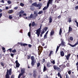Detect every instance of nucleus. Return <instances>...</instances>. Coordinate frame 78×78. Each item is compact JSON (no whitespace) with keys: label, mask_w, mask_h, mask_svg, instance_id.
Instances as JSON below:
<instances>
[{"label":"nucleus","mask_w":78,"mask_h":78,"mask_svg":"<svg viewBox=\"0 0 78 78\" xmlns=\"http://www.w3.org/2000/svg\"><path fill=\"white\" fill-rule=\"evenodd\" d=\"M52 1H53V0H49L47 4V6L45 7L43 9L44 11H45V10H46V9H47L48 8V7L49 6V4L52 3Z\"/></svg>","instance_id":"nucleus-1"},{"label":"nucleus","mask_w":78,"mask_h":78,"mask_svg":"<svg viewBox=\"0 0 78 78\" xmlns=\"http://www.w3.org/2000/svg\"><path fill=\"white\" fill-rule=\"evenodd\" d=\"M25 69H21V73L19 75L18 78H20V76H22V75L23 74V73H25Z\"/></svg>","instance_id":"nucleus-2"},{"label":"nucleus","mask_w":78,"mask_h":78,"mask_svg":"<svg viewBox=\"0 0 78 78\" xmlns=\"http://www.w3.org/2000/svg\"><path fill=\"white\" fill-rule=\"evenodd\" d=\"M36 31H37L36 34H37L38 37H39V35H40V34L41 33V29L40 28L36 30Z\"/></svg>","instance_id":"nucleus-3"},{"label":"nucleus","mask_w":78,"mask_h":78,"mask_svg":"<svg viewBox=\"0 0 78 78\" xmlns=\"http://www.w3.org/2000/svg\"><path fill=\"white\" fill-rule=\"evenodd\" d=\"M61 45L62 46H66V43L64 42V40H63V39H61Z\"/></svg>","instance_id":"nucleus-4"},{"label":"nucleus","mask_w":78,"mask_h":78,"mask_svg":"<svg viewBox=\"0 0 78 78\" xmlns=\"http://www.w3.org/2000/svg\"><path fill=\"white\" fill-rule=\"evenodd\" d=\"M54 69L55 70H59L60 69L57 66H54Z\"/></svg>","instance_id":"nucleus-5"},{"label":"nucleus","mask_w":78,"mask_h":78,"mask_svg":"<svg viewBox=\"0 0 78 78\" xmlns=\"http://www.w3.org/2000/svg\"><path fill=\"white\" fill-rule=\"evenodd\" d=\"M71 55V54H69L68 55H66L65 56L66 57V59L67 60H68L69 59V58H70V56Z\"/></svg>","instance_id":"nucleus-6"},{"label":"nucleus","mask_w":78,"mask_h":78,"mask_svg":"<svg viewBox=\"0 0 78 78\" xmlns=\"http://www.w3.org/2000/svg\"><path fill=\"white\" fill-rule=\"evenodd\" d=\"M54 34H55V32H54V30H52L50 32V36H52Z\"/></svg>","instance_id":"nucleus-7"},{"label":"nucleus","mask_w":78,"mask_h":78,"mask_svg":"<svg viewBox=\"0 0 78 78\" xmlns=\"http://www.w3.org/2000/svg\"><path fill=\"white\" fill-rule=\"evenodd\" d=\"M32 5H33V6H35V7H36V8H37V7H39V5H37V4H36V3H35L33 4Z\"/></svg>","instance_id":"nucleus-8"},{"label":"nucleus","mask_w":78,"mask_h":78,"mask_svg":"<svg viewBox=\"0 0 78 78\" xmlns=\"http://www.w3.org/2000/svg\"><path fill=\"white\" fill-rule=\"evenodd\" d=\"M8 70H9L8 69L7 70V73L5 76L6 78H10V77H9V75L8 74Z\"/></svg>","instance_id":"nucleus-9"},{"label":"nucleus","mask_w":78,"mask_h":78,"mask_svg":"<svg viewBox=\"0 0 78 78\" xmlns=\"http://www.w3.org/2000/svg\"><path fill=\"white\" fill-rule=\"evenodd\" d=\"M16 67H19V66H20V64H19V62H18V61H17V60H16Z\"/></svg>","instance_id":"nucleus-10"},{"label":"nucleus","mask_w":78,"mask_h":78,"mask_svg":"<svg viewBox=\"0 0 78 78\" xmlns=\"http://www.w3.org/2000/svg\"><path fill=\"white\" fill-rule=\"evenodd\" d=\"M78 41H77V42L74 45H72L70 44H69V45L70 46H71V47H75V46H76V45H78Z\"/></svg>","instance_id":"nucleus-11"},{"label":"nucleus","mask_w":78,"mask_h":78,"mask_svg":"<svg viewBox=\"0 0 78 78\" xmlns=\"http://www.w3.org/2000/svg\"><path fill=\"white\" fill-rule=\"evenodd\" d=\"M60 55L61 56H64V51H61L60 52Z\"/></svg>","instance_id":"nucleus-12"},{"label":"nucleus","mask_w":78,"mask_h":78,"mask_svg":"<svg viewBox=\"0 0 78 78\" xmlns=\"http://www.w3.org/2000/svg\"><path fill=\"white\" fill-rule=\"evenodd\" d=\"M72 31V28L71 27H69L68 33H70V31Z\"/></svg>","instance_id":"nucleus-13"},{"label":"nucleus","mask_w":78,"mask_h":78,"mask_svg":"<svg viewBox=\"0 0 78 78\" xmlns=\"http://www.w3.org/2000/svg\"><path fill=\"white\" fill-rule=\"evenodd\" d=\"M59 46H57V49L56 50V53H57V51H58V50H59V47H60V46H61V44H59Z\"/></svg>","instance_id":"nucleus-14"},{"label":"nucleus","mask_w":78,"mask_h":78,"mask_svg":"<svg viewBox=\"0 0 78 78\" xmlns=\"http://www.w3.org/2000/svg\"><path fill=\"white\" fill-rule=\"evenodd\" d=\"M34 62V61H31V64L32 66H34V64H35V62Z\"/></svg>","instance_id":"nucleus-15"},{"label":"nucleus","mask_w":78,"mask_h":78,"mask_svg":"<svg viewBox=\"0 0 78 78\" xmlns=\"http://www.w3.org/2000/svg\"><path fill=\"white\" fill-rule=\"evenodd\" d=\"M53 51H51L50 52V53L49 55V56H51V55H52V54H53Z\"/></svg>","instance_id":"nucleus-16"},{"label":"nucleus","mask_w":78,"mask_h":78,"mask_svg":"<svg viewBox=\"0 0 78 78\" xmlns=\"http://www.w3.org/2000/svg\"><path fill=\"white\" fill-rule=\"evenodd\" d=\"M28 18L29 19H31V18H33V14H31L30 16H28Z\"/></svg>","instance_id":"nucleus-17"},{"label":"nucleus","mask_w":78,"mask_h":78,"mask_svg":"<svg viewBox=\"0 0 78 78\" xmlns=\"http://www.w3.org/2000/svg\"><path fill=\"white\" fill-rule=\"evenodd\" d=\"M13 12V10H10L8 12V13L9 14H11L12 12Z\"/></svg>","instance_id":"nucleus-18"},{"label":"nucleus","mask_w":78,"mask_h":78,"mask_svg":"<svg viewBox=\"0 0 78 78\" xmlns=\"http://www.w3.org/2000/svg\"><path fill=\"white\" fill-rule=\"evenodd\" d=\"M32 61H33L34 60V56H32L31 58Z\"/></svg>","instance_id":"nucleus-19"},{"label":"nucleus","mask_w":78,"mask_h":78,"mask_svg":"<svg viewBox=\"0 0 78 78\" xmlns=\"http://www.w3.org/2000/svg\"><path fill=\"white\" fill-rule=\"evenodd\" d=\"M37 76V74H34V75H33V77L34 78H36V77Z\"/></svg>","instance_id":"nucleus-20"},{"label":"nucleus","mask_w":78,"mask_h":78,"mask_svg":"<svg viewBox=\"0 0 78 78\" xmlns=\"http://www.w3.org/2000/svg\"><path fill=\"white\" fill-rule=\"evenodd\" d=\"M24 12H25L23 10H21L19 12V14H23V13H24Z\"/></svg>","instance_id":"nucleus-21"},{"label":"nucleus","mask_w":78,"mask_h":78,"mask_svg":"<svg viewBox=\"0 0 78 78\" xmlns=\"http://www.w3.org/2000/svg\"><path fill=\"white\" fill-rule=\"evenodd\" d=\"M12 70L11 69H10L9 71V74L10 75H11V71Z\"/></svg>","instance_id":"nucleus-22"},{"label":"nucleus","mask_w":78,"mask_h":78,"mask_svg":"<svg viewBox=\"0 0 78 78\" xmlns=\"http://www.w3.org/2000/svg\"><path fill=\"white\" fill-rule=\"evenodd\" d=\"M49 22L50 23H51L52 22V19H51V17L49 19Z\"/></svg>","instance_id":"nucleus-23"},{"label":"nucleus","mask_w":78,"mask_h":78,"mask_svg":"<svg viewBox=\"0 0 78 78\" xmlns=\"http://www.w3.org/2000/svg\"><path fill=\"white\" fill-rule=\"evenodd\" d=\"M61 33H62V29L61 28L60 30L59 34L60 35H61Z\"/></svg>","instance_id":"nucleus-24"},{"label":"nucleus","mask_w":78,"mask_h":78,"mask_svg":"<svg viewBox=\"0 0 78 78\" xmlns=\"http://www.w3.org/2000/svg\"><path fill=\"white\" fill-rule=\"evenodd\" d=\"M68 21L69 23H70V22H72V20L71 19V18H69Z\"/></svg>","instance_id":"nucleus-25"},{"label":"nucleus","mask_w":78,"mask_h":78,"mask_svg":"<svg viewBox=\"0 0 78 78\" xmlns=\"http://www.w3.org/2000/svg\"><path fill=\"white\" fill-rule=\"evenodd\" d=\"M51 62L52 64H55V60H54L53 61L51 60Z\"/></svg>","instance_id":"nucleus-26"},{"label":"nucleus","mask_w":78,"mask_h":78,"mask_svg":"<svg viewBox=\"0 0 78 78\" xmlns=\"http://www.w3.org/2000/svg\"><path fill=\"white\" fill-rule=\"evenodd\" d=\"M47 37V35L46 34H45L44 36V39H45Z\"/></svg>","instance_id":"nucleus-27"},{"label":"nucleus","mask_w":78,"mask_h":78,"mask_svg":"<svg viewBox=\"0 0 78 78\" xmlns=\"http://www.w3.org/2000/svg\"><path fill=\"white\" fill-rule=\"evenodd\" d=\"M20 5L22 7L24 6V4L22 3H20Z\"/></svg>","instance_id":"nucleus-28"},{"label":"nucleus","mask_w":78,"mask_h":78,"mask_svg":"<svg viewBox=\"0 0 78 78\" xmlns=\"http://www.w3.org/2000/svg\"><path fill=\"white\" fill-rule=\"evenodd\" d=\"M1 66H2V67H3V66H5V64H4V63L3 62H1Z\"/></svg>","instance_id":"nucleus-29"},{"label":"nucleus","mask_w":78,"mask_h":78,"mask_svg":"<svg viewBox=\"0 0 78 78\" xmlns=\"http://www.w3.org/2000/svg\"><path fill=\"white\" fill-rule=\"evenodd\" d=\"M32 27H34L35 25V23L34 22H32Z\"/></svg>","instance_id":"nucleus-30"},{"label":"nucleus","mask_w":78,"mask_h":78,"mask_svg":"<svg viewBox=\"0 0 78 78\" xmlns=\"http://www.w3.org/2000/svg\"><path fill=\"white\" fill-rule=\"evenodd\" d=\"M34 74H37L36 72V69H34Z\"/></svg>","instance_id":"nucleus-31"},{"label":"nucleus","mask_w":78,"mask_h":78,"mask_svg":"<svg viewBox=\"0 0 78 78\" xmlns=\"http://www.w3.org/2000/svg\"><path fill=\"white\" fill-rule=\"evenodd\" d=\"M42 13H43V11H41L38 13V14H42Z\"/></svg>","instance_id":"nucleus-32"},{"label":"nucleus","mask_w":78,"mask_h":78,"mask_svg":"<svg viewBox=\"0 0 78 78\" xmlns=\"http://www.w3.org/2000/svg\"><path fill=\"white\" fill-rule=\"evenodd\" d=\"M7 3H8V4H10L11 3V1L10 0H9L7 1Z\"/></svg>","instance_id":"nucleus-33"},{"label":"nucleus","mask_w":78,"mask_h":78,"mask_svg":"<svg viewBox=\"0 0 78 78\" xmlns=\"http://www.w3.org/2000/svg\"><path fill=\"white\" fill-rule=\"evenodd\" d=\"M12 53H16V50L14 49L12 51Z\"/></svg>","instance_id":"nucleus-34"},{"label":"nucleus","mask_w":78,"mask_h":78,"mask_svg":"<svg viewBox=\"0 0 78 78\" xmlns=\"http://www.w3.org/2000/svg\"><path fill=\"white\" fill-rule=\"evenodd\" d=\"M45 70H46V67H45V66H44L43 71L45 72Z\"/></svg>","instance_id":"nucleus-35"},{"label":"nucleus","mask_w":78,"mask_h":78,"mask_svg":"<svg viewBox=\"0 0 78 78\" xmlns=\"http://www.w3.org/2000/svg\"><path fill=\"white\" fill-rule=\"evenodd\" d=\"M47 66L48 67H50V66H51V65H50V64H47Z\"/></svg>","instance_id":"nucleus-36"},{"label":"nucleus","mask_w":78,"mask_h":78,"mask_svg":"<svg viewBox=\"0 0 78 78\" xmlns=\"http://www.w3.org/2000/svg\"><path fill=\"white\" fill-rule=\"evenodd\" d=\"M75 22L76 23L77 27H78V23L76 20L75 21Z\"/></svg>","instance_id":"nucleus-37"},{"label":"nucleus","mask_w":78,"mask_h":78,"mask_svg":"<svg viewBox=\"0 0 78 78\" xmlns=\"http://www.w3.org/2000/svg\"><path fill=\"white\" fill-rule=\"evenodd\" d=\"M28 35L29 37H30V32H29L28 33Z\"/></svg>","instance_id":"nucleus-38"},{"label":"nucleus","mask_w":78,"mask_h":78,"mask_svg":"<svg viewBox=\"0 0 78 78\" xmlns=\"http://www.w3.org/2000/svg\"><path fill=\"white\" fill-rule=\"evenodd\" d=\"M70 39L71 41H73V38L72 37H70Z\"/></svg>","instance_id":"nucleus-39"},{"label":"nucleus","mask_w":78,"mask_h":78,"mask_svg":"<svg viewBox=\"0 0 78 78\" xmlns=\"http://www.w3.org/2000/svg\"><path fill=\"white\" fill-rule=\"evenodd\" d=\"M58 75L59 77L60 76H61V74H60V73L59 72L58 73Z\"/></svg>","instance_id":"nucleus-40"},{"label":"nucleus","mask_w":78,"mask_h":78,"mask_svg":"<svg viewBox=\"0 0 78 78\" xmlns=\"http://www.w3.org/2000/svg\"><path fill=\"white\" fill-rule=\"evenodd\" d=\"M61 18V15H59L58 17V19H60Z\"/></svg>","instance_id":"nucleus-41"},{"label":"nucleus","mask_w":78,"mask_h":78,"mask_svg":"<svg viewBox=\"0 0 78 78\" xmlns=\"http://www.w3.org/2000/svg\"><path fill=\"white\" fill-rule=\"evenodd\" d=\"M8 50H9L10 51V52H11V51H12V48H10V49H9L7 51H8Z\"/></svg>","instance_id":"nucleus-42"},{"label":"nucleus","mask_w":78,"mask_h":78,"mask_svg":"<svg viewBox=\"0 0 78 78\" xmlns=\"http://www.w3.org/2000/svg\"><path fill=\"white\" fill-rule=\"evenodd\" d=\"M28 57L27 58V59H30V58H31V55H28Z\"/></svg>","instance_id":"nucleus-43"},{"label":"nucleus","mask_w":78,"mask_h":78,"mask_svg":"<svg viewBox=\"0 0 78 78\" xmlns=\"http://www.w3.org/2000/svg\"><path fill=\"white\" fill-rule=\"evenodd\" d=\"M37 67H38L40 66V63H38L37 64Z\"/></svg>","instance_id":"nucleus-44"},{"label":"nucleus","mask_w":78,"mask_h":78,"mask_svg":"<svg viewBox=\"0 0 78 78\" xmlns=\"http://www.w3.org/2000/svg\"><path fill=\"white\" fill-rule=\"evenodd\" d=\"M28 44H25H25H23V46H27V45Z\"/></svg>","instance_id":"nucleus-45"},{"label":"nucleus","mask_w":78,"mask_h":78,"mask_svg":"<svg viewBox=\"0 0 78 78\" xmlns=\"http://www.w3.org/2000/svg\"><path fill=\"white\" fill-rule=\"evenodd\" d=\"M47 30V27H45L44 29V31H46Z\"/></svg>","instance_id":"nucleus-46"},{"label":"nucleus","mask_w":78,"mask_h":78,"mask_svg":"<svg viewBox=\"0 0 78 78\" xmlns=\"http://www.w3.org/2000/svg\"><path fill=\"white\" fill-rule=\"evenodd\" d=\"M9 19H10L12 18V16H9Z\"/></svg>","instance_id":"nucleus-47"},{"label":"nucleus","mask_w":78,"mask_h":78,"mask_svg":"<svg viewBox=\"0 0 78 78\" xmlns=\"http://www.w3.org/2000/svg\"><path fill=\"white\" fill-rule=\"evenodd\" d=\"M68 73H69V75H70V74H71V71H68Z\"/></svg>","instance_id":"nucleus-48"},{"label":"nucleus","mask_w":78,"mask_h":78,"mask_svg":"<svg viewBox=\"0 0 78 78\" xmlns=\"http://www.w3.org/2000/svg\"><path fill=\"white\" fill-rule=\"evenodd\" d=\"M17 8H18V7L17 6H16L14 8V9L16 10V9H17Z\"/></svg>","instance_id":"nucleus-49"},{"label":"nucleus","mask_w":78,"mask_h":78,"mask_svg":"<svg viewBox=\"0 0 78 78\" xmlns=\"http://www.w3.org/2000/svg\"><path fill=\"white\" fill-rule=\"evenodd\" d=\"M24 19H28V17H27L26 16L25 17H24Z\"/></svg>","instance_id":"nucleus-50"},{"label":"nucleus","mask_w":78,"mask_h":78,"mask_svg":"<svg viewBox=\"0 0 78 78\" xmlns=\"http://www.w3.org/2000/svg\"><path fill=\"white\" fill-rule=\"evenodd\" d=\"M23 15H21V14H20L19 15V17H22Z\"/></svg>","instance_id":"nucleus-51"},{"label":"nucleus","mask_w":78,"mask_h":78,"mask_svg":"<svg viewBox=\"0 0 78 78\" xmlns=\"http://www.w3.org/2000/svg\"><path fill=\"white\" fill-rule=\"evenodd\" d=\"M44 33H45V32L44 31V30H43L41 33V34H44Z\"/></svg>","instance_id":"nucleus-52"},{"label":"nucleus","mask_w":78,"mask_h":78,"mask_svg":"<svg viewBox=\"0 0 78 78\" xmlns=\"http://www.w3.org/2000/svg\"><path fill=\"white\" fill-rule=\"evenodd\" d=\"M11 78H14V75H12L11 76Z\"/></svg>","instance_id":"nucleus-53"},{"label":"nucleus","mask_w":78,"mask_h":78,"mask_svg":"<svg viewBox=\"0 0 78 78\" xmlns=\"http://www.w3.org/2000/svg\"><path fill=\"white\" fill-rule=\"evenodd\" d=\"M2 13H1L0 14V19L2 17Z\"/></svg>","instance_id":"nucleus-54"},{"label":"nucleus","mask_w":78,"mask_h":78,"mask_svg":"<svg viewBox=\"0 0 78 78\" xmlns=\"http://www.w3.org/2000/svg\"><path fill=\"white\" fill-rule=\"evenodd\" d=\"M66 65H67V67H69V63H67V64H66Z\"/></svg>","instance_id":"nucleus-55"},{"label":"nucleus","mask_w":78,"mask_h":78,"mask_svg":"<svg viewBox=\"0 0 78 78\" xmlns=\"http://www.w3.org/2000/svg\"><path fill=\"white\" fill-rule=\"evenodd\" d=\"M34 14H35L36 16H37V14L36 13V12H34Z\"/></svg>","instance_id":"nucleus-56"},{"label":"nucleus","mask_w":78,"mask_h":78,"mask_svg":"<svg viewBox=\"0 0 78 78\" xmlns=\"http://www.w3.org/2000/svg\"><path fill=\"white\" fill-rule=\"evenodd\" d=\"M10 55H11V56L12 57V56H14V54H10Z\"/></svg>","instance_id":"nucleus-57"},{"label":"nucleus","mask_w":78,"mask_h":78,"mask_svg":"<svg viewBox=\"0 0 78 78\" xmlns=\"http://www.w3.org/2000/svg\"><path fill=\"white\" fill-rule=\"evenodd\" d=\"M23 43H20L19 44L20 45H23Z\"/></svg>","instance_id":"nucleus-58"},{"label":"nucleus","mask_w":78,"mask_h":78,"mask_svg":"<svg viewBox=\"0 0 78 78\" xmlns=\"http://www.w3.org/2000/svg\"><path fill=\"white\" fill-rule=\"evenodd\" d=\"M23 16H27V14L24 13L23 15Z\"/></svg>","instance_id":"nucleus-59"},{"label":"nucleus","mask_w":78,"mask_h":78,"mask_svg":"<svg viewBox=\"0 0 78 78\" xmlns=\"http://www.w3.org/2000/svg\"><path fill=\"white\" fill-rule=\"evenodd\" d=\"M29 47H31L32 45L31 44H29L28 45Z\"/></svg>","instance_id":"nucleus-60"},{"label":"nucleus","mask_w":78,"mask_h":78,"mask_svg":"<svg viewBox=\"0 0 78 78\" xmlns=\"http://www.w3.org/2000/svg\"><path fill=\"white\" fill-rule=\"evenodd\" d=\"M2 49L3 50H5V48L3 47L2 48Z\"/></svg>","instance_id":"nucleus-61"},{"label":"nucleus","mask_w":78,"mask_h":78,"mask_svg":"<svg viewBox=\"0 0 78 78\" xmlns=\"http://www.w3.org/2000/svg\"><path fill=\"white\" fill-rule=\"evenodd\" d=\"M2 3H4V1L2 0V1H1Z\"/></svg>","instance_id":"nucleus-62"},{"label":"nucleus","mask_w":78,"mask_h":78,"mask_svg":"<svg viewBox=\"0 0 78 78\" xmlns=\"http://www.w3.org/2000/svg\"><path fill=\"white\" fill-rule=\"evenodd\" d=\"M75 9H78V6H76L75 7Z\"/></svg>","instance_id":"nucleus-63"},{"label":"nucleus","mask_w":78,"mask_h":78,"mask_svg":"<svg viewBox=\"0 0 78 78\" xmlns=\"http://www.w3.org/2000/svg\"><path fill=\"white\" fill-rule=\"evenodd\" d=\"M43 62H45V59L44 58L43 59Z\"/></svg>","instance_id":"nucleus-64"}]
</instances>
